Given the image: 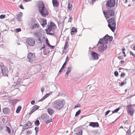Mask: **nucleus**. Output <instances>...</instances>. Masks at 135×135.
Wrapping results in <instances>:
<instances>
[{"label": "nucleus", "mask_w": 135, "mask_h": 135, "mask_svg": "<svg viewBox=\"0 0 135 135\" xmlns=\"http://www.w3.org/2000/svg\"><path fill=\"white\" fill-rule=\"evenodd\" d=\"M91 55V59L93 60H95L98 59L99 55L97 53L94 51H92Z\"/></svg>", "instance_id": "nucleus-12"}, {"label": "nucleus", "mask_w": 135, "mask_h": 135, "mask_svg": "<svg viewBox=\"0 0 135 135\" xmlns=\"http://www.w3.org/2000/svg\"><path fill=\"white\" fill-rule=\"evenodd\" d=\"M23 15L22 13L20 12L16 16V18L19 21H21V18Z\"/></svg>", "instance_id": "nucleus-21"}, {"label": "nucleus", "mask_w": 135, "mask_h": 135, "mask_svg": "<svg viewBox=\"0 0 135 135\" xmlns=\"http://www.w3.org/2000/svg\"><path fill=\"white\" fill-rule=\"evenodd\" d=\"M77 30L75 27H72L71 29V34L73 35L77 32Z\"/></svg>", "instance_id": "nucleus-22"}, {"label": "nucleus", "mask_w": 135, "mask_h": 135, "mask_svg": "<svg viewBox=\"0 0 135 135\" xmlns=\"http://www.w3.org/2000/svg\"><path fill=\"white\" fill-rule=\"evenodd\" d=\"M38 9L42 16L45 17L49 15L48 10L45 7L44 3H39L38 5Z\"/></svg>", "instance_id": "nucleus-2"}, {"label": "nucleus", "mask_w": 135, "mask_h": 135, "mask_svg": "<svg viewBox=\"0 0 135 135\" xmlns=\"http://www.w3.org/2000/svg\"><path fill=\"white\" fill-rule=\"evenodd\" d=\"M108 26L113 32H114L116 25L115 19L114 17L108 20Z\"/></svg>", "instance_id": "nucleus-4"}, {"label": "nucleus", "mask_w": 135, "mask_h": 135, "mask_svg": "<svg viewBox=\"0 0 135 135\" xmlns=\"http://www.w3.org/2000/svg\"><path fill=\"white\" fill-rule=\"evenodd\" d=\"M120 109V108H118L116 109L113 111V113H117Z\"/></svg>", "instance_id": "nucleus-40"}, {"label": "nucleus", "mask_w": 135, "mask_h": 135, "mask_svg": "<svg viewBox=\"0 0 135 135\" xmlns=\"http://www.w3.org/2000/svg\"><path fill=\"white\" fill-rule=\"evenodd\" d=\"M133 105H128L127 106L128 113L131 116H132L134 113V109L132 107Z\"/></svg>", "instance_id": "nucleus-8"}, {"label": "nucleus", "mask_w": 135, "mask_h": 135, "mask_svg": "<svg viewBox=\"0 0 135 135\" xmlns=\"http://www.w3.org/2000/svg\"><path fill=\"white\" fill-rule=\"evenodd\" d=\"M81 112V110H79L78 111H77L76 112V113L75 114V117L77 116L80 114V113Z\"/></svg>", "instance_id": "nucleus-38"}, {"label": "nucleus", "mask_w": 135, "mask_h": 135, "mask_svg": "<svg viewBox=\"0 0 135 135\" xmlns=\"http://www.w3.org/2000/svg\"><path fill=\"white\" fill-rule=\"evenodd\" d=\"M27 58L29 62H32L35 60V54L31 52L29 53L27 56Z\"/></svg>", "instance_id": "nucleus-7"}, {"label": "nucleus", "mask_w": 135, "mask_h": 135, "mask_svg": "<svg viewBox=\"0 0 135 135\" xmlns=\"http://www.w3.org/2000/svg\"><path fill=\"white\" fill-rule=\"evenodd\" d=\"M56 28V26L54 23L50 22V25H48L47 27L45 30L46 33L47 35H53L54 33V31Z\"/></svg>", "instance_id": "nucleus-1"}, {"label": "nucleus", "mask_w": 135, "mask_h": 135, "mask_svg": "<svg viewBox=\"0 0 135 135\" xmlns=\"http://www.w3.org/2000/svg\"><path fill=\"white\" fill-rule=\"evenodd\" d=\"M110 112V111L109 110H108L105 113V115H107Z\"/></svg>", "instance_id": "nucleus-54"}, {"label": "nucleus", "mask_w": 135, "mask_h": 135, "mask_svg": "<svg viewBox=\"0 0 135 135\" xmlns=\"http://www.w3.org/2000/svg\"><path fill=\"white\" fill-rule=\"evenodd\" d=\"M62 71H63V70H61L60 69L59 71V73H58V75H59V73H61Z\"/></svg>", "instance_id": "nucleus-64"}, {"label": "nucleus", "mask_w": 135, "mask_h": 135, "mask_svg": "<svg viewBox=\"0 0 135 135\" xmlns=\"http://www.w3.org/2000/svg\"><path fill=\"white\" fill-rule=\"evenodd\" d=\"M34 35L36 38L40 36L41 33L38 31H36L34 33Z\"/></svg>", "instance_id": "nucleus-23"}, {"label": "nucleus", "mask_w": 135, "mask_h": 135, "mask_svg": "<svg viewBox=\"0 0 135 135\" xmlns=\"http://www.w3.org/2000/svg\"><path fill=\"white\" fill-rule=\"evenodd\" d=\"M89 126L93 127H99V124L97 122H91L90 123Z\"/></svg>", "instance_id": "nucleus-17"}, {"label": "nucleus", "mask_w": 135, "mask_h": 135, "mask_svg": "<svg viewBox=\"0 0 135 135\" xmlns=\"http://www.w3.org/2000/svg\"><path fill=\"white\" fill-rule=\"evenodd\" d=\"M68 8L69 10L70 11H71V9L72 8V4L70 3V2H69L68 4Z\"/></svg>", "instance_id": "nucleus-27"}, {"label": "nucleus", "mask_w": 135, "mask_h": 135, "mask_svg": "<svg viewBox=\"0 0 135 135\" xmlns=\"http://www.w3.org/2000/svg\"><path fill=\"white\" fill-rule=\"evenodd\" d=\"M26 41L28 45L31 46H33L35 42V39L33 38H30L27 39Z\"/></svg>", "instance_id": "nucleus-11"}, {"label": "nucleus", "mask_w": 135, "mask_h": 135, "mask_svg": "<svg viewBox=\"0 0 135 135\" xmlns=\"http://www.w3.org/2000/svg\"><path fill=\"white\" fill-rule=\"evenodd\" d=\"M41 37L40 36L38 37L37 38V43L39 44H42V41L41 39Z\"/></svg>", "instance_id": "nucleus-28"}, {"label": "nucleus", "mask_w": 135, "mask_h": 135, "mask_svg": "<svg viewBox=\"0 0 135 135\" xmlns=\"http://www.w3.org/2000/svg\"><path fill=\"white\" fill-rule=\"evenodd\" d=\"M50 52V51L48 48H46L43 51V54L44 55H47Z\"/></svg>", "instance_id": "nucleus-25"}, {"label": "nucleus", "mask_w": 135, "mask_h": 135, "mask_svg": "<svg viewBox=\"0 0 135 135\" xmlns=\"http://www.w3.org/2000/svg\"><path fill=\"white\" fill-rule=\"evenodd\" d=\"M47 98V97L45 95L42 97L40 100L39 101L41 102L44 100L45 98Z\"/></svg>", "instance_id": "nucleus-41"}, {"label": "nucleus", "mask_w": 135, "mask_h": 135, "mask_svg": "<svg viewBox=\"0 0 135 135\" xmlns=\"http://www.w3.org/2000/svg\"><path fill=\"white\" fill-rule=\"evenodd\" d=\"M46 44L49 47H51L52 49H53L54 47V46H51L50 45L49 43V41H48L47 39V40H46Z\"/></svg>", "instance_id": "nucleus-31"}, {"label": "nucleus", "mask_w": 135, "mask_h": 135, "mask_svg": "<svg viewBox=\"0 0 135 135\" xmlns=\"http://www.w3.org/2000/svg\"><path fill=\"white\" fill-rule=\"evenodd\" d=\"M21 79H20L18 76H16L13 78V81L15 83H16L17 84L21 82Z\"/></svg>", "instance_id": "nucleus-16"}, {"label": "nucleus", "mask_w": 135, "mask_h": 135, "mask_svg": "<svg viewBox=\"0 0 135 135\" xmlns=\"http://www.w3.org/2000/svg\"><path fill=\"white\" fill-rule=\"evenodd\" d=\"M53 107L58 110L61 109L64 105V102L61 100L58 99L54 101L52 103Z\"/></svg>", "instance_id": "nucleus-3"}, {"label": "nucleus", "mask_w": 135, "mask_h": 135, "mask_svg": "<svg viewBox=\"0 0 135 135\" xmlns=\"http://www.w3.org/2000/svg\"><path fill=\"white\" fill-rule=\"evenodd\" d=\"M108 40H107L106 38H104V37L100 39V40L98 42L97 45H98V44H106L108 43Z\"/></svg>", "instance_id": "nucleus-13"}, {"label": "nucleus", "mask_w": 135, "mask_h": 135, "mask_svg": "<svg viewBox=\"0 0 135 135\" xmlns=\"http://www.w3.org/2000/svg\"><path fill=\"white\" fill-rule=\"evenodd\" d=\"M38 129H39L38 127H35V129L36 131V133L37 132H38Z\"/></svg>", "instance_id": "nucleus-55"}, {"label": "nucleus", "mask_w": 135, "mask_h": 135, "mask_svg": "<svg viewBox=\"0 0 135 135\" xmlns=\"http://www.w3.org/2000/svg\"><path fill=\"white\" fill-rule=\"evenodd\" d=\"M49 115L47 114H43L41 117V118L44 121V122H45L48 119H49Z\"/></svg>", "instance_id": "nucleus-15"}, {"label": "nucleus", "mask_w": 135, "mask_h": 135, "mask_svg": "<svg viewBox=\"0 0 135 135\" xmlns=\"http://www.w3.org/2000/svg\"><path fill=\"white\" fill-rule=\"evenodd\" d=\"M20 8L22 9H24V8L23 7V6L22 4H21L19 6Z\"/></svg>", "instance_id": "nucleus-58"}, {"label": "nucleus", "mask_w": 135, "mask_h": 135, "mask_svg": "<svg viewBox=\"0 0 135 135\" xmlns=\"http://www.w3.org/2000/svg\"><path fill=\"white\" fill-rule=\"evenodd\" d=\"M6 131L8 132L9 133H10L11 132V130L10 128L8 127H6Z\"/></svg>", "instance_id": "nucleus-33"}, {"label": "nucleus", "mask_w": 135, "mask_h": 135, "mask_svg": "<svg viewBox=\"0 0 135 135\" xmlns=\"http://www.w3.org/2000/svg\"><path fill=\"white\" fill-rule=\"evenodd\" d=\"M65 66L63 65L62 66V67L61 68V69L62 70H63L64 68H65Z\"/></svg>", "instance_id": "nucleus-62"}, {"label": "nucleus", "mask_w": 135, "mask_h": 135, "mask_svg": "<svg viewBox=\"0 0 135 135\" xmlns=\"http://www.w3.org/2000/svg\"><path fill=\"white\" fill-rule=\"evenodd\" d=\"M52 121V119L49 118V119H47L45 122V123L47 124H48L50 122H51Z\"/></svg>", "instance_id": "nucleus-37"}, {"label": "nucleus", "mask_w": 135, "mask_h": 135, "mask_svg": "<svg viewBox=\"0 0 135 135\" xmlns=\"http://www.w3.org/2000/svg\"><path fill=\"white\" fill-rule=\"evenodd\" d=\"M126 81L122 82L120 84L121 86H123L124 84H126Z\"/></svg>", "instance_id": "nucleus-52"}, {"label": "nucleus", "mask_w": 135, "mask_h": 135, "mask_svg": "<svg viewBox=\"0 0 135 135\" xmlns=\"http://www.w3.org/2000/svg\"><path fill=\"white\" fill-rule=\"evenodd\" d=\"M72 69V67L71 66L68 67V70L66 72V74H69V73L70 72Z\"/></svg>", "instance_id": "nucleus-32"}, {"label": "nucleus", "mask_w": 135, "mask_h": 135, "mask_svg": "<svg viewBox=\"0 0 135 135\" xmlns=\"http://www.w3.org/2000/svg\"><path fill=\"white\" fill-rule=\"evenodd\" d=\"M15 30L16 32H18L21 31V28H19L16 29Z\"/></svg>", "instance_id": "nucleus-48"}, {"label": "nucleus", "mask_w": 135, "mask_h": 135, "mask_svg": "<svg viewBox=\"0 0 135 135\" xmlns=\"http://www.w3.org/2000/svg\"><path fill=\"white\" fill-rule=\"evenodd\" d=\"M47 112L50 115H52L54 113V110L51 108H48Z\"/></svg>", "instance_id": "nucleus-20"}, {"label": "nucleus", "mask_w": 135, "mask_h": 135, "mask_svg": "<svg viewBox=\"0 0 135 135\" xmlns=\"http://www.w3.org/2000/svg\"><path fill=\"white\" fill-rule=\"evenodd\" d=\"M69 60V57L68 56H67L66 58L65 61L63 65L65 66H66L67 64V62Z\"/></svg>", "instance_id": "nucleus-35"}, {"label": "nucleus", "mask_w": 135, "mask_h": 135, "mask_svg": "<svg viewBox=\"0 0 135 135\" xmlns=\"http://www.w3.org/2000/svg\"><path fill=\"white\" fill-rule=\"evenodd\" d=\"M41 24L43 26H45L47 24V21L46 20H42L41 21Z\"/></svg>", "instance_id": "nucleus-24"}, {"label": "nucleus", "mask_w": 135, "mask_h": 135, "mask_svg": "<svg viewBox=\"0 0 135 135\" xmlns=\"http://www.w3.org/2000/svg\"><path fill=\"white\" fill-rule=\"evenodd\" d=\"M118 58L119 60H122L123 59V57L122 56H118Z\"/></svg>", "instance_id": "nucleus-59"}, {"label": "nucleus", "mask_w": 135, "mask_h": 135, "mask_svg": "<svg viewBox=\"0 0 135 135\" xmlns=\"http://www.w3.org/2000/svg\"><path fill=\"white\" fill-rule=\"evenodd\" d=\"M47 98V97L45 95L42 97L40 100L39 101L41 102L44 100L45 98Z\"/></svg>", "instance_id": "nucleus-42"}, {"label": "nucleus", "mask_w": 135, "mask_h": 135, "mask_svg": "<svg viewBox=\"0 0 135 135\" xmlns=\"http://www.w3.org/2000/svg\"><path fill=\"white\" fill-rule=\"evenodd\" d=\"M39 108V106L37 105H34L32 108H33L35 110H37Z\"/></svg>", "instance_id": "nucleus-36"}, {"label": "nucleus", "mask_w": 135, "mask_h": 135, "mask_svg": "<svg viewBox=\"0 0 135 135\" xmlns=\"http://www.w3.org/2000/svg\"><path fill=\"white\" fill-rule=\"evenodd\" d=\"M114 74L115 76L117 77L118 75V72L117 71H115L114 73Z\"/></svg>", "instance_id": "nucleus-49"}, {"label": "nucleus", "mask_w": 135, "mask_h": 135, "mask_svg": "<svg viewBox=\"0 0 135 135\" xmlns=\"http://www.w3.org/2000/svg\"><path fill=\"white\" fill-rule=\"evenodd\" d=\"M68 47L69 45H68V42L66 40L65 41V43L64 47V50H66Z\"/></svg>", "instance_id": "nucleus-29"}, {"label": "nucleus", "mask_w": 135, "mask_h": 135, "mask_svg": "<svg viewBox=\"0 0 135 135\" xmlns=\"http://www.w3.org/2000/svg\"><path fill=\"white\" fill-rule=\"evenodd\" d=\"M3 129V126H0V131H1Z\"/></svg>", "instance_id": "nucleus-60"}, {"label": "nucleus", "mask_w": 135, "mask_h": 135, "mask_svg": "<svg viewBox=\"0 0 135 135\" xmlns=\"http://www.w3.org/2000/svg\"><path fill=\"white\" fill-rule=\"evenodd\" d=\"M5 15H1L0 16V18L1 19H3L5 17Z\"/></svg>", "instance_id": "nucleus-47"}, {"label": "nucleus", "mask_w": 135, "mask_h": 135, "mask_svg": "<svg viewBox=\"0 0 135 135\" xmlns=\"http://www.w3.org/2000/svg\"><path fill=\"white\" fill-rule=\"evenodd\" d=\"M39 26V25L37 23H36L34 24L32 26L31 28L32 29H33L35 28H38Z\"/></svg>", "instance_id": "nucleus-26"}, {"label": "nucleus", "mask_w": 135, "mask_h": 135, "mask_svg": "<svg viewBox=\"0 0 135 135\" xmlns=\"http://www.w3.org/2000/svg\"><path fill=\"white\" fill-rule=\"evenodd\" d=\"M81 107V105L80 104H78L75 106L74 107V109L78 107Z\"/></svg>", "instance_id": "nucleus-45"}, {"label": "nucleus", "mask_w": 135, "mask_h": 135, "mask_svg": "<svg viewBox=\"0 0 135 135\" xmlns=\"http://www.w3.org/2000/svg\"><path fill=\"white\" fill-rule=\"evenodd\" d=\"M3 111L4 114H8L10 112L9 109L7 108H6L3 109Z\"/></svg>", "instance_id": "nucleus-19"}, {"label": "nucleus", "mask_w": 135, "mask_h": 135, "mask_svg": "<svg viewBox=\"0 0 135 135\" xmlns=\"http://www.w3.org/2000/svg\"><path fill=\"white\" fill-rule=\"evenodd\" d=\"M22 108V107L21 106H18L16 110V112L17 113H18L20 112Z\"/></svg>", "instance_id": "nucleus-30"}, {"label": "nucleus", "mask_w": 135, "mask_h": 135, "mask_svg": "<svg viewBox=\"0 0 135 135\" xmlns=\"http://www.w3.org/2000/svg\"><path fill=\"white\" fill-rule=\"evenodd\" d=\"M35 101L34 100H32L31 102V104L32 105H33L35 104Z\"/></svg>", "instance_id": "nucleus-61"}, {"label": "nucleus", "mask_w": 135, "mask_h": 135, "mask_svg": "<svg viewBox=\"0 0 135 135\" xmlns=\"http://www.w3.org/2000/svg\"><path fill=\"white\" fill-rule=\"evenodd\" d=\"M1 68L3 75L4 76H7L8 70L6 67L4 65H3L1 67Z\"/></svg>", "instance_id": "nucleus-9"}, {"label": "nucleus", "mask_w": 135, "mask_h": 135, "mask_svg": "<svg viewBox=\"0 0 135 135\" xmlns=\"http://www.w3.org/2000/svg\"><path fill=\"white\" fill-rule=\"evenodd\" d=\"M52 94V92H50L49 93L46 94L45 95L47 97L49 96L50 95H51Z\"/></svg>", "instance_id": "nucleus-51"}, {"label": "nucleus", "mask_w": 135, "mask_h": 135, "mask_svg": "<svg viewBox=\"0 0 135 135\" xmlns=\"http://www.w3.org/2000/svg\"><path fill=\"white\" fill-rule=\"evenodd\" d=\"M52 2L54 7H57L59 6V3L57 0H52Z\"/></svg>", "instance_id": "nucleus-18"}, {"label": "nucleus", "mask_w": 135, "mask_h": 135, "mask_svg": "<svg viewBox=\"0 0 135 135\" xmlns=\"http://www.w3.org/2000/svg\"><path fill=\"white\" fill-rule=\"evenodd\" d=\"M126 75L125 73H122L120 75V76L121 77H123Z\"/></svg>", "instance_id": "nucleus-50"}, {"label": "nucleus", "mask_w": 135, "mask_h": 135, "mask_svg": "<svg viewBox=\"0 0 135 135\" xmlns=\"http://www.w3.org/2000/svg\"><path fill=\"white\" fill-rule=\"evenodd\" d=\"M103 13L106 18H108L113 16L114 15V11L112 10H109L107 12H103Z\"/></svg>", "instance_id": "nucleus-5"}, {"label": "nucleus", "mask_w": 135, "mask_h": 135, "mask_svg": "<svg viewBox=\"0 0 135 135\" xmlns=\"http://www.w3.org/2000/svg\"><path fill=\"white\" fill-rule=\"evenodd\" d=\"M47 98V97L45 95L42 97L40 100L39 101L41 102L44 100L45 98Z\"/></svg>", "instance_id": "nucleus-44"}, {"label": "nucleus", "mask_w": 135, "mask_h": 135, "mask_svg": "<svg viewBox=\"0 0 135 135\" xmlns=\"http://www.w3.org/2000/svg\"><path fill=\"white\" fill-rule=\"evenodd\" d=\"M108 37V41H112L113 39V37L112 36H110Z\"/></svg>", "instance_id": "nucleus-39"}, {"label": "nucleus", "mask_w": 135, "mask_h": 135, "mask_svg": "<svg viewBox=\"0 0 135 135\" xmlns=\"http://www.w3.org/2000/svg\"><path fill=\"white\" fill-rule=\"evenodd\" d=\"M32 123L30 122V121H28L24 125L25 126V128H23L22 131H24L25 129H28L32 125Z\"/></svg>", "instance_id": "nucleus-14"}, {"label": "nucleus", "mask_w": 135, "mask_h": 135, "mask_svg": "<svg viewBox=\"0 0 135 135\" xmlns=\"http://www.w3.org/2000/svg\"><path fill=\"white\" fill-rule=\"evenodd\" d=\"M47 98V97L45 95L42 97L40 100L39 101L41 102L44 100L45 98Z\"/></svg>", "instance_id": "nucleus-43"}, {"label": "nucleus", "mask_w": 135, "mask_h": 135, "mask_svg": "<svg viewBox=\"0 0 135 135\" xmlns=\"http://www.w3.org/2000/svg\"><path fill=\"white\" fill-rule=\"evenodd\" d=\"M109 36L107 34L106 35H105L104 36V38H106L107 39V40H108V37Z\"/></svg>", "instance_id": "nucleus-53"}, {"label": "nucleus", "mask_w": 135, "mask_h": 135, "mask_svg": "<svg viewBox=\"0 0 135 135\" xmlns=\"http://www.w3.org/2000/svg\"><path fill=\"white\" fill-rule=\"evenodd\" d=\"M115 4V0H109L107 2L106 6L107 8H108V7H114Z\"/></svg>", "instance_id": "nucleus-6"}, {"label": "nucleus", "mask_w": 135, "mask_h": 135, "mask_svg": "<svg viewBox=\"0 0 135 135\" xmlns=\"http://www.w3.org/2000/svg\"><path fill=\"white\" fill-rule=\"evenodd\" d=\"M40 124V122L38 120H36L35 122V126H38Z\"/></svg>", "instance_id": "nucleus-34"}, {"label": "nucleus", "mask_w": 135, "mask_h": 135, "mask_svg": "<svg viewBox=\"0 0 135 135\" xmlns=\"http://www.w3.org/2000/svg\"><path fill=\"white\" fill-rule=\"evenodd\" d=\"M130 54L132 55V56L135 57V54H134L132 52L130 51Z\"/></svg>", "instance_id": "nucleus-56"}, {"label": "nucleus", "mask_w": 135, "mask_h": 135, "mask_svg": "<svg viewBox=\"0 0 135 135\" xmlns=\"http://www.w3.org/2000/svg\"><path fill=\"white\" fill-rule=\"evenodd\" d=\"M101 44V45L99 46L98 50L100 52H102L107 49V46L106 44Z\"/></svg>", "instance_id": "nucleus-10"}, {"label": "nucleus", "mask_w": 135, "mask_h": 135, "mask_svg": "<svg viewBox=\"0 0 135 135\" xmlns=\"http://www.w3.org/2000/svg\"><path fill=\"white\" fill-rule=\"evenodd\" d=\"M32 133V132L31 130H29L27 132L26 135H28L29 134H31Z\"/></svg>", "instance_id": "nucleus-46"}, {"label": "nucleus", "mask_w": 135, "mask_h": 135, "mask_svg": "<svg viewBox=\"0 0 135 135\" xmlns=\"http://www.w3.org/2000/svg\"><path fill=\"white\" fill-rule=\"evenodd\" d=\"M131 131L130 129H129L128 130V131L127 132V133L128 134H130Z\"/></svg>", "instance_id": "nucleus-57"}, {"label": "nucleus", "mask_w": 135, "mask_h": 135, "mask_svg": "<svg viewBox=\"0 0 135 135\" xmlns=\"http://www.w3.org/2000/svg\"><path fill=\"white\" fill-rule=\"evenodd\" d=\"M41 90L42 93L43 92L44 90V88L43 87L41 88Z\"/></svg>", "instance_id": "nucleus-63"}]
</instances>
